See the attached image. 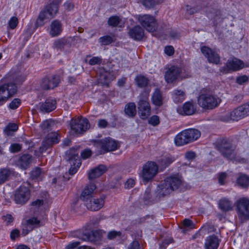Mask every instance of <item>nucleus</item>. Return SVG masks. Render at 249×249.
I'll list each match as a JSON object with an SVG mask.
<instances>
[{
	"label": "nucleus",
	"mask_w": 249,
	"mask_h": 249,
	"mask_svg": "<svg viewBox=\"0 0 249 249\" xmlns=\"http://www.w3.org/2000/svg\"><path fill=\"white\" fill-rule=\"evenodd\" d=\"M221 102V99L210 88L202 89L197 97V104L204 110H213L217 107Z\"/></svg>",
	"instance_id": "f257e3e1"
},
{
	"label": "nucleus",
	"mask_w": 249,
	"mask_h": 249,
	"mask_svg": "<svg viewBox=\"0 0 249 249\" xmlns=\"http://www.w3.org/2000/svg\"><path fill=\"white\" fill-rule=\"evenodd\" d=\"M232 141L230 138L221 137L217 138L214 143L215 149L228 160H232L235 156V146L233 145Z\"/></svg>",
	"instance_id": "f03ea898"
},
{
	"label": "nucleus",
	"mask_w": 249,
	"mask_h": 249,
	"mask_svg": "<svg viewBox=\"0 0 249 249\" xmlns=\"http://www.w3.org/2000/svg\"><path fill=\"white\" fill-rule=\"evenodd\" d=\"M62 0H50L49 4L46 5L43 9L40 12L35 23L36 28L43 26L45 24V20L49 18H54L59 10V5Z\"/></svg>",
	"instance_id": "7ed1b4c3"
},
{
	"label": "nucleus",
	"mask_w": 249,
	"mask_h": 249,
	"mask_svg": "<svg viewBox=\"0 0 249 249\" xmlns=\"http://www.w3.org/2000/svg\"><path fill=\"white\" fill-rule=\"evenodd\" d=\"M181 183V179L178 176L168 177L159 185L158 195L160 197L168 195L171 192L178 189Z\"/></svg>",
	"instance_id": "20e7f679"
},
{
	"label": "nucleus",
	"mask_w": 249,
	"mask_h": 249,
	"mask_svg": "<svg viewBox=\"0 0 249 249\" xmlns=\"http://www.w3.org/2000/svg\"><path fill=\"white\" fill-rule=\"evenodd\" d=\"M201 136V132L197 129L189 128L185 129L178 134L174 138L175 144L181 146L193 142L197 140Z\"/></svg>",
	"instance_id": "39448f33"
},
{
	"label": "nucleus",
	"mask_w": 249,
	"mask_h": 249,
	"mask_svg": "<svg viewBox=\"0 0 249 249\" xmlns=\"http://www.w3.org/2000/svg\"><path fill=\"white\" fill-rule=\"evenodd\" d=\"M92 143L100 155L115 151L120 147L118 142L109 137L100 140H93Z\"/></svg>",
	"instance_id": "423d86ee"
},
{
	"label": "nucleus",
	"mask_w": 249,
	"mask_h": 249,
	"mask_svg": "<svg viewBox=\"0 0 249 249\" xmlns=\"http://www.w3.org/2000/svg\"><path fill=\"white\" fill-rule=\"evenodd\" d=\"M249 115V102L221 116L220 120L224 122H229L230 121H237Z\"/></svg>",
	"instance_id": "0eeeda50"
},
{
	"label": "nucleus",
	"mask_w": 249,
	"mask_h": 249,
	"mask_svg": "<svg viewBox=\"0 0 249 249\" xmlns=\"http://www.w3.org/2000/svg\"><path fill=\"white\" fill-rule=\"evenodd\" d=\"M235 211L240 224H243L249 220V199L241 197L235 203Z\"/></svg>",
	"instance_id": "6e6552de"
},
{
	"label": "nucleus",
	"mask_w": 249,
	"mask_h": 249,
	"mask_svg": "<svg viewBox=\"0 0 249 249\" xmlns=\"http://www.w3.org/2000/svg\"><path fill=\"white\" fill-rule=\"evenodd\" d=\"M158 171L159 167L155 162L147 161L143 166L141 177L144 181L147 182L154 178Z\"/></svg>",
	"instance_id": "1a4fd4ad"
},
{
	"label": "nucleus",
	"mask_w": 249,
	"mask_h": 249,
	"mask_svg": "<svg viewBox=\"0 0 249 249\" xmlns=\"http://www.w3.org/2000/svg\"><path fill=\"white\" fill-rule=\"evenodd\" d=\"M17 92V87L13 83H8L0 86V106L2 105Z\"/></svg>",
	"instance_id": "9d476101"
},
{
	"label": "nucleus",
	"mask_w": 249,
	"mask_h": 249,
	"mask_svg": "<svg viewBox=\"0 0 249 249\" xmlns=\"http://www.w3.org/2000/svg\"><path fill=\"white\" fill-rule=\"evenodd\" d=\"M70 127L76 134H81L86 132L90 127L89 120L82 117L72 118L70 122Z\"/></svg>",
	"instance_id": "9b49d317"
},
{
	"label": "nucleus",
	"mask_w": 249,
	"mask_h": 249,
	"mask_svg": "<svg viewBox=\"0 0 249 249\" xmlns=\"http://www.w3.org/2000/svg\"><path fill=\"white\" fill-rule=\"evenodd\" d=\"M31 191L28 187L22 185L17 190L14 195V200L16 204L23 205L29 200Z\"/></svg>",
	"instance_id": "f8f14e48"
},
{
	"label": "nucleus",
	"mask_w": 249,
	"mask_h": 249,
	"mask_svg": "<svg viewBox=\"0 0 249 249\" xmlns=\"http://www.w3.org/2000/svg\"><path fill=\"white\" fill-rule=\"evenodd\" d=\"M244 67L243 62L236 58L229 59L225 66L222 67L219 69L220 74H225L230 72L231 71H236L242 69Z\"/></svg>",
	"instance_id": "ddd939ff"
},
{
	"label": "nucleus",
	"mask_w": 249,
	"mask_h": 249,
	"mask_svg": "<svg viewBox=\"0 0 249 249\" xmlns=\"http://www.w3.org/2000/svg\"><path fill=\"white\" fill-rule=\"evenodd\" d=\"M138 20L147 31L153 33L156 31L158 24L154 17L149 15L140 16Z\"/></svg>",
	"instance_id": "4468645a"
},
{
	"label": "nucleus",
	"mask_w": 249,
	"mask_h": 249,
	"mask_svg": "<svg viewBox=\"0 0 249 249\" xmlns=\"http://www.w3.org/2000/svg\"><path fill=\"white\" fill-rule=\"evenodd\" d=\"M60 81V79L58 75H47L41 80L40 87L42 89L45 90L53 89L59 85Z\"/></svg>",
	"instance_id": "2eb2a0df"
},
{
	"label": "nucleus",
	"mask_w": 249,
	"mask_h": 249,
	"mask_svg": "<svg viewBox=\"0 0 249 249\" xmlns=\"http://www.w3.org/2000/svg\"><path fill=\"white\" fill-rule=\"evenodd\" d=\"M138 113L142 120L146 119L151 114V107L147 97L141 98L138 103Z\"/></svg>",
	"instance_id": "dca6fc26"
},
{
	"label": "nucleus",
	"mask_w": 249,
	"mask_h": 249,
	"mask_svg": "<svg viewBox=\"0 0 249 249\" xmlns=\"http://www.w3.org/2000/svg\"><path fill=\"white\" fill-rule=\"evenodd\" d=\"M60 136L56 132L52 133L43 141L41 146L39 147L41 153L45 152L47 149L51 148L54 144L58 143L60 141Z\"/></svg>",
	"instance_id": "f3484780"
},
{
	"label": "nucleus",
	"mask_w": 249,
	"mask_h": 249,
	"mask_svg": "<svg viewBox=\"0 0 249 249\" xmlns=\"http://www.w3.org/2000/svg\"><path fill=\"white\" fill-rule=\"evenodd\" d=\"M201 52L206 57L210 63L221 64L220 57L219 54L207 46H202Z\"/></svg>",
	"instance_id": "a211bd4d"
},
{
	"label": "nucleus",
	"mask_w": 249,
	"mask_h": 249,
	"mask_svg": "<svg viewBox=\"0 0 249 249\" xmlns=\"http://www.w3.org/2000/svg\"><path fill=\"white\" fill-rule=\"evenodd\" d=\"M74 42V38L71 36L63 37L55 40L53 43L52 47L53 49L64 51L65 48L71 47Z\"/></svg>",
	"instance_id": "6ab92c4d"
},
{
	"label": "nucleus",
	"mask_w": 249,
	"mask_h": 249,
	"mask_svg": "<svg viewBox=\"0 0 249 249\" xmlns=\"http://www.w3.org/2000/svg\"><path fill=\"white\" fill-rule=\"evenodd\" d=\"M182 72L181 68L177 66H172L169 68L165 73V79L168 83H173L179 77Z\"/></svg>",
	"instance_id": "aec40b11"
},
{
	"label": "nucleus",
	"mask_w": 249,
	"mask_h": 249,
	"mask_svg": "<svg viewBox=\"0 0 249 249\" xmlns=\"http://www.w3.org/2000/svg\"><path fill=\"white\" fill-rule=\"evenodd\" d=\"M176 160L174 156L166 153L162 154L157 160L158 166L160 171L164 170Z\"/></svg>",
	"instance_id": "412c9836"
},
{
	"label": "nucleus",
	"mask_w": 249,
	"mask_h": 249,
	"mask_svg": "<svg viewBox=\"0 0 249 249\" xmlns=\"http://www.w3.org/2000/svg\"><path fill=\"white\" fill-rule=\"evenodd\" d=\"M177 112L182 115H192L196 112V106L192 101L185 103L182 107L177 108Z\"/></svg>",
	"instance_id": "4be33fe9"
},
{
	"label": "nucleus",
	"mask_w": 249,
	"mask_h": 249,
	"mask_svg": "<svg viewBox=\"0 0 249 249\" xmlns=\"http://www.w3.org/2000/svg\"><path fill=\"white\" fill-rule=\"evenodd\" d=\"M86 202V207L88 210L97 211L103 207L105 204V197H92L89 200V201Z\"/></svg>",
	"instance_id": "5701e85b"
},
{
	"label": "nucleus",
	"mask_w": 249,
	"mask_h": 249,
	"mask_svg": "<svg viewBox=\"0 0 249 249\" xmlns=\"http://www.w3.org/2000/svg\"><path fill=\"white\" fill-rule=\"evenodd\" d=\"M79 237L83 241H89L96 244L97 242L101 240V235L100 232L98 231H86L82 233Z\"/></svg>",
	"instance_id": "b1692460"
},
{
	"label": "nucleus",
	"mask_w": 249,
	"mask_h": 249,
	"mask_svg": "<svg viewBox=\"0 0 249 249\" xmlns=\"http://www.w3.org/2000/svg\"><path fill=\"white\" fill-rule=\"evenodd\" d=\"M96 189V186L93 183L90 182L87 184L81 194L80 199L84 201H88L93 197V195L95 193Z\"/></svg>",
	"instance_id": "393cba45"
},
{
	"label": "nucleus",
	"mask_w": 249,
	"mask_h": 249,
	"mask_svg": "<svg viewBox=\"0 0 249 249\" xmlns=\"http://www.w3.org/2000/svg\"><path fill=\"white\" fill-rule=\"evenodd\" d=\"M78 148L72 147L66 152V159L70 163L73 165L77 164L78 167L80 166L81 163L80 161L78 156Z\"/></svg>",
	"instance_id": "a878e982"
},
{
	"label": "nucleus",
	"mask_w": 249,
	"mask_h": 249,
	"mask_svg": "<svg viewBox=\"0 0 249 249\" xmlns=\"http://www.w3.org/2000/svg\"><path fill=\"white\" fill-rule=\"evenodd\" d=\"M221 240L215 234L209 235L205 239L204 247L205 249H217Z\"/></svg>",
	"instance_id": "bb28decb"
},
{
	"label": "nucleus",
	"mask_w": 249,
	"mask_h": 249,
	"mask_svg": "<svg viewBox=\"0 0 249 249\" xmlns=\"http://www.w3.org/2000/svg\"><path fill=\"white\" fill-rule=\"evenodd\" d=\"M128 34L130 38L136 41H141L144 36V32L140 25H136L129 30Z\"/></svg>",
	"instance_id": "cd10ccee"
},
{
	"label": "nucleus",
	"mask_w": 249,
	"mask_h": 249,
	"mask_svg": "<svg viewBox=\"0 0 249 249\" xmlns=\"http://www.w3.org/2000/svg\"><path fill=\"white\" fill-rule=\"evenodd\" d=\"M56 107V101L52 98L47 99L45 102L40 103V110L44 113H49Z\"/></svg>",
	"instance_id": "c85d7f7f"
},
{
	"label": "nucleus",
	"mask_w": 249,
	"mask_h": 249,
	"mask_svg": "<svg viewBox=\"0 0 249 249\" xmlns=\"http://www.w3.org/2000/svg\"><path fill=\"white\" fill-rule=\"evenodd\" d=\"M107 170V168L106 165L100 164L90 171L88 175L89 179V180H93L99 178L105 173Z\"/></svg>",
	"instance_id": "c756f323"
},
{
	"label": "nucleus",
	"mask_w": 249,
	"mask_h": 249,
	"mask_svg": "<svg viewBox=\"0 0 249 249\" xmlns=\"http://www.w3.org/2000/svg\"><path fill=\"white\" fill-rule=\"evenodd\" d=\"M62 24L58 19L53 20L50 25V35L52 37H56L59 36L62 32Z\"/></svg>",
	"instance_id": "7c9ffc66"
},
{
	"label": "nucleus",
	"mask_w": 249,
	"mask_h": 249,
	"mask_svg": "<svg viewBox=\"0 0 249 249\" xmlns=\"http://www.w3.org/2000/svg\"><path fill=\"white\" fill-rule=\"evenodd\" d=\"M33 157L29 154H24L18 159L17 164L21 168L26 169L28 168L32 161Z\"/></svg>",
	"instance_id": "2f4dec72"
},
{
	"label": "nucleus",
	"mask_w": 249,
	"mask_h": 249,
	"mask_svg": "<svg viewBox=\"0 0 249 249\" xmlns=\"http://www.w3.org/2000/svg\"><path fill=\"white\" fill-rule=\"evenodd\" d=\"M14 170L9 168L0 169V185L8 181L14 175Z\"/></svg>",
	"instance_id": "473e14b6"
},
{
	"label": "nucleus",
	"mask_w": 249,
	"mask_h": 249,
	"mask_svg": "<svg viewBox=\"0 0 249 249\" xmlns=\"http://www.w3.org/2000/svg\"><path fill=\"white\" fill-rule=\"evenodd\" d=\"M152 102L156 107H160L162 106L163 96L162 92L159 89H156L152 96Z\"/></svg>",
	"instance_id": "72a5a7b5"
},
{
	"label": "nucleus",
	"mask_w": 249,
	"mask_h": 249,
	"mask_svg": "<svg viewBox=\"0 0 249 249\" xmlns=\"http://www.w3.org/2000/svg\"><path fill=\"white\" fill-rule=\"evenodd\" d=\"M236 183L243 189L248 188L249 186V176L244 173H239L236 179Z\"/></svg>",
	"instance_id": "f704fd0d"
},
{
	"label": "nucleus",
	"mask_w": 249,
	"mask_h": 249,
	"mask_svg": "<svg viewBox=\"0 0 249 249\" xmlns=\"http://www.w3.org/2000/svg\"><path fill=\"white\" fill-rule=\"evenodd\" d=\"M135 82L138 87L145 88L149 84L150 80L148 77L142 74H140L136 76Z\"/></svg>",
	"instance_id": "c9c22d12"
},
{
	"label": "nucleus",
	"mask_w": 249,
	"mask_h": 249,
	"mask_svg": "<svg viewBox=\"0 0 249 249\" xmlns=\"http://www.w3.org/2000/svg\"><path fill=\"white\" fill-rule=\"evenodd\" d=\"M218 206L219 209L223 212H228L232 209V202L226 198H223L219 200Z\"/></svg>",
	"instance_id": "e433bc0d"
},
{
	"label": "nucleus",
	"mask_w": 249,
	"mask_h": 249,
	"mask_svg": "<svg viewBox=\"0 0 249 249\" xmlns=\"http://www.w3.org/2000/svg\"><path fill=\"white\" fill-rule=\"evenodd\" d=\"M124 111L125 114L129 117H134L137 114L135 104L133 102L127 104L125 106Z\"/></svg>",
	"instance_id": "4c0bfd02"
},
{
	"label": "nucleus",
	"mask_w": 249,
	"mask_h": 249,
	"mask_svg": "<svg viewBox=\"0 0 249 249\" xmlns=\"http://www.w3.org/2000/svg\"><path fill=\"white\" fill-rule=\"evenodd\" d=\"M18 126L15 123H9L4 128L3 133L7 136H11L13 133L18 130Z\"/></svg>",
	"instance_id": "58836bf2"
},
{
	"label": "nucleus",
	"mask_w": 249,
	"mask_h": 249,
	"mask_svg": "<svg viewBox=\"0 0 249 249\" xmlns=\"http://www.w3.org/2000/svg\"><path fill=\"white\" fill-rule=\"evenodd\" d=\"M122 18L118 16H112L108 18L107 20L108 25L113 28L119 27L122 22Z\"/></svg>",
	"instance_id": "ea45409f"
},
{
	"label": "nucleus",
	"mask_w": 249,
	"mask_h": 249,
	"mask_svg": "<svg viewBox=\"0 0 249 249\" xmlns=\"http://www.w3.org/2000/svg\"><path fill=\"white\" fill-rule=\"evenodd\" d=\"M40 223V221L35 217H32L26 221V224L28 225H30V227H31V228H33V230L35 228H39L42 226L43 225L41 224Z\"/></svg>",
	"instance_id": "a19ab883"
},
{
	"label": "nucleus",
	"mask_w": 249,
	"mask_h": 249,
	"mask_svg": "<svg viewBox=\"0 0 249 249\" xmlns=\"http://www.w3.org/2000/svg\"><path fill=\"white\" fill-rule=\"evenodd\" d=\"M163 0H142V4L147 8H151L161 3Z\"/></svg>",
	"instance_id": "79ce46f5"
},
{
	"label": "nucleus",
	"mask_w": 249,
	"mask_h": 249,
	"mask_svg": "<svg viewBox=\"0 0 249 249\" xmlns=\"http://www.w3.org/2000/svg\"><path fill=\"white\" fill-rule=\"evenodd\" d=\"M99 41L102 45H108L114 41L113 37L110 36H105L99 38Z\"/></svg>",
	"instance_id": "37998d69"
},
{
	"label": "nucleus",
	"mask_w": 249,
	"mask_h": 249,
	"mask_svg": "<svg viewBox=\"0 0 249 249\" xmlns=\"http://www.w3.org/2000/svg\"><path fill=\"white\" fill-rule=\"evenodd\" d=\"M174 242V240L172 237L167 236L164 238L161 243H160V249H165L171 243Z\"/></svg>",
	"instance_id": "c03bdc74"
},
{
	"label": "nucleus",
	"mask_w": 249,
	"mask_h": 249,
	"mask_svg": "<svg viewBox=\"0 0 249 249\" xmlns=\"http://www.w3.org/2000/svg\"><path fill=\"white\" fill-rule=\"evenodd\" d=\"M182 227L187 230H193L196 228L195 224L191 219L185 218L182 221Z\"/></svg>",
	"instance_id": "a18cd8bd"
},
{
	"label": "nucleus",
	"mask_w": 249,
	"mask_h": 249,
	"mask_svg": "<svg viewBox=\"0 0 249 249\" xmlns=\"http://www.w3.org/2000/svg\"><path fill=\"white\" fill-rule=\"evenodd\" d=\"M175 102H181L184 99V93L181 90L176 89L174 91Z\"/></svg>",
	"instance_id": "49530a36"
},
{
	"label": "nucleus",
	"mask_w": 249,
	"mask_h": 249,
	"mask_svg": "<svg viewBox=\"0 0 249 249\" xmlns=\"http://www.w3.org/2000/svg\"><path fill=\"white\" fill-rule=\"evenodd\" d=\"M22 144L18 143H12L9 147V151L12 153H18L21 150Z\"/></svg>",
	"instance_id": "de8ad7c7"
},
{
	"label": "nucleus",
	"mask_w": 249,
	"mask_h": 249,
	"mask_svg": "<svg viewBox=\"0 0 249 249\" xmlns=\"http://www.w3.org/2000/svg\"><path fill=\"white\" fill-rule=\"evenodd\" d=\"M21 104V100L19 98L14 99L9 105L8 107L12 109H16L18 108Z\"/></svg>",
	"instance_id": "09e8293b"
},
{
	"label": "nucleus",
	"mask_w": 249,
	"mask_h": 249,
	"mask_svg": "<svg viewBox=\"0 0 249 249\" xmlns=\"http://www.w3.org/2000/svg\"><path fill=\"white\" fill-rule=\"evenodd\" d=\"M103 61L101 57L93 56L89 61V64L91 66L100 65Z\"/></svg>",
	"instance_id": "8fccbe9b"
},
{
	"label": "nucleus",
	"mask_w": 249,
	"mask_h": 249,
	"mask_svg": "<svg viewBox=\"0 0 249 249\" xmlns=\"http://www.w3.org/2000/svg\"><path fill=\"white\" fill-rule=\"evenodd\" d=\"M148 123L154 126H157L160 123V117L157 115L151 116L148 120Z\"/></svg>",
	"instance_id": "3c124183"
},
{
	"label": "nucleus",
	"mask_w": 249,
	"mask_h": 249,
	"mask_svg": "<svg viewBox=\"0 0 249 249\" xmlns=\"http://www.w3.org/2000/svg\"><path fill=\"white\" fill-rule=\"evenodd\" d=\"M42 173L41 169L39 167H36L31 172V177L33 179H37Z\"/></svg>",
	"instance_id": "603ef678"
},
{
	"label": "nucleus",
	"mask_w": 249,
	"mask_h": 249,
	"mask_svg": "<svg viewBox=\"0 0 249 249\" xmlns=\"http://www.w3.org/2000/svg\"><path fill=\"white\" fill-rule=\"evenodd\" d=\"M92 154V151L89 148L85 149L81 153V157L84 160L90 158Z\"/></svg>",
	"instance_id": "864d4df0"
},
{
	"label": "nucleus",
	"mask_w": 249,
	"mask_h": 249,
	"mask_svg": "<svg viewBox=\"0 0 249 249\" xmlns=\"http://www.w3.org/2000/svg\"><path fill=\"white\" fill-rule=\"evenodd\" d=\"M18 23V18L16 17H13L11 18L9 21V27L11 29H14L17 27Z\"/></svg>",
	"instance_id": "5fc2aeb1"
},
{
	"label": "nucleus",
	"mask_w": 249,
	"mask_h": 249,
	"mask_svg": "<svg viewBox=\"0 0 249 249\" xmlns=\"http://www.w3.org/2000/svg\"><path fill=\"white\" fill-rule=\"evenodd\" d=\"M227 178V174L225 172H221L218 175V183L221 185H224L226 184L225 180Z\"/></svg>",
	"instance_id": "6e6d98bb"
},
{
	"label": "nucleus",
	"mask_w": 249,
	"mask_h": 249,
	"mask_svg": "<svg viewBox=\"0 0 249 249\" xmlns=\"http://www.w3.org/2000/svg\"><path fill=\"white\" fill-rule=\"evenodd\" d=\"M184 157L187 160L192 161L196 158V154L194 151H188L185 153Z\"/></svg>",
	"instance_id": "4d7b16f0"
},
{
	"label": "nucleus",
	"mask_w": 249,
	"mask_h": 249,
	"mask_svg": "<svg viewBox=\"0 0 249 249\" xmlns=\"http://www.w3.org/2000/svg\"><path fill=\"white\" fill-rule=\"evenodd\" d=\"M121 235V232L120 231H112L108 233L107 236L108 239L112 240L116 238L117 236L120 237Z\"/></svg>",
	"instance_id": "13d9d810"
},
{
	"label": "nucleus",
	"mask_w": 249,
	"mask_h": 249,
	"mask_svg": "<svg viewBox=\"0 0 249 249\" xmlns=\"http://www.w3.org/2000/svg\"><path fill=\"white\" fill-rule=\"evenodd\" d=\"M175 50L172 46H167L164 48V53L168 56H172L174 54Z\"/></svg>",
	"instance_id": "bf43d9fd"
},
{
	"label": "nucleus",
	"mask_w": 249,
	"mask_h": 249,
	"mask_svg": "<svg viewBox=\"0 0 249 249\" xmlns=\"http://www.w3.org/2000/svg\"><path fill=\"white\" fill-rule=\"evenodd\" d=\"M249 78L247 75H244L237 77L236 82L242 85L248 81Z\"/></svg>",
	"instance_id": "052dcab7"
},
{
	"label": "nucleus",
	"mask_w": 249,
	"mask_h": 249,
	"mask_svg": "<svg viewBox=\"0 0 249 249\" xmlns=\"http://www.w3.org/2000/svg\"><path fill=\"white\" fill-rule=\"evenodd\" d=\"M30 226V225H28L27 224L24 226L22 231V235L25 236L28 234L30 231H31L33 230V228Z\"/></svg>",
	"instance_id": "680f3d73"
},
{
	"label": "nucleus",
	"mask_w": 249,
	"mask_h": 249,
	"mask_svg": "<svg viewBox=\"0 0 249 249\" xmlns=\"http://www.w3.org/2000/svg\"><path fill=\"white\" fill-rule=\"evenodd\" d=\"M128 249H140V245L139 242L136 240L133 241L130 244Z\"/></svg>",
	"instance_id": "e2e57ef3"
},
{
	"label": "nucleus",
	"mask_w": 249,
	"mask_h": 249,
	"mask_svg": "<svg viewBox=\"0 0 249 249\" xmlns=\"http://www.w3.org/2000/svg\"><path fill=\"white\" fill-rule=\"evenodd\" d=\"M108 123L105 119H100L98 121V125L100 128H106L107 126Z\"/></svg>",
	"instance_id": "0e129e2a"
},
{
	"label": "nucleus",
	"mask_w": 249,
	"mask_h": 249,
	"mask_svg": "<svg viewBox=\"0 0 249 249\" xmlns=\"http://www.w3.org/2000/svg\"><path fill=\"white\" fill-rule=\"evenodd\" d=\"M19 236V231L17 229L12 231L10 237L12 240H15L17 237Z\"/></svg>",
	"instance_id": "69168bd1"
},
{
	"label": "nucleus",
	"mask_w": 249,
	"mask_h": 249,
	"mask_svg": "<svg viewBox=\"0 0 249 249\" xmlns=\"http://www.w3.org/2000/svg\"><path fill=\"white\" fill-rule=\"evenodd\" d=\"M65 9L68 11L72 10L74 7V4L70 1H67L64 4Z\"/></svg>",
	"instance_id": "338daca9"
},
{
	"label": "nucleus",
	"mask_w": 249,
	"mask_h": 249,
	"mask_svg": "<svg viewBox=\"0 0 249 249\" xmlns=\"http://www.w3.org/2000/svg\"><path fill=\"white\" fill-rule=\"evenodd\" d=\"M79 244L80 242L77 241L70 243L66 247V249H74Z\"/></svg>",
	"instance_id": "774afa93"
}]
</instances>
